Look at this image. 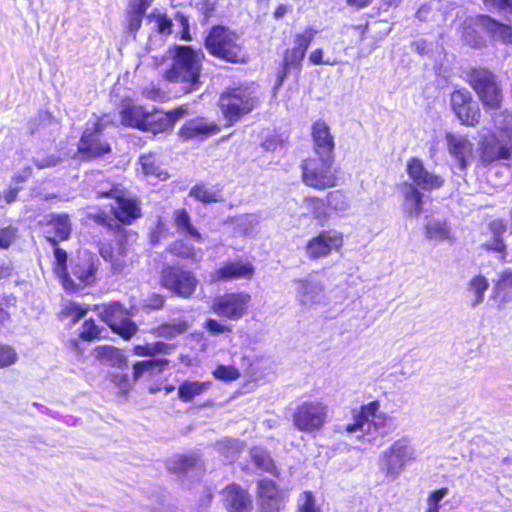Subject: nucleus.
<instances>
[{
    "label": "nucleus",
    "mask_w": 512,
    "mask_h": 512,
    "mask_svg": "<svg viewBox=\"0 0 512 512\" xmlns=\"http://www.w3.org/2000/svg\"><path fill=\"white\" fill-rule=\"evenodd\" d=\"M167 56L171 63L165 71V79L177 85L183 94L198 91L202 85L203 52L190 46H174L168 50Z\"/></svg>",
    "instance_id": "nucleus-1"
},
{
    "label": "nucleus",
    "mask_w": 512,
    "mask_h": 512,
    "mask_svg": "<svg viewBox=\"0 0 512 512\" xmlns=\"http://www.w3.org/2000/svg\"><path fill=\"white\" fill-rule=\"evenodd\" d=\"M466 81L486 111H496L502 107L503 92L492 71L484 67L471 68L466 74Z\"/></svg>",
    "instance_id": "nucleus-2"
},
{
    "label": "nucleus",
    "mask_w": 512,
    "mask_h": 512,
    "mask_svg": "<svg viewBox=\"0 0 512 512\" xmlns=\"http://www.w3.org/2000/svg\"><path fill=\"white\" fill-rule=\"evenodd\" d=\"M205 47L214 57L231 63H242L246 55L241 38L224 26H214L205 38Z\"/></svg>",
    "instance_id": "nucleus-3"
},
{
    "label": "nucleus",
    "mask_w": 512,
    "mask_h": 512,
    "mask_svg": "<svg viewBox=\"0 0 512 512\" xmlns=\"http://www.w3.org/2000/svg\"><path fill=\"white\" fill-rule=\"evenodd\" d=\"M259 105V99L250 86L227 88L219 99V106L229 125L250 113Z\"/></svg>",
    "instance_id": "nucleus-4"
},
{
    "label": "nucleus",
    "mask_w": 512,
    "mask_h": 512,
    "mask_svg": "<svg viewBox=\"0 0 512 512\" xmlns=\"http://www.w3.org/2000/svg\"><path fill=\"white\" fill-rule=\"evenodd\" d=\"M378 401H372L361 406L360 411L353 413V423L347 424L344 430L347 433H370L372 428L380 435H387L393 430V417L379 411Z\"/></svg>",
    "instance_id": "nucleus-5"
},
{
    "label": "nucleus",
    "mask_w": 512,
    "mask_h": 512,
    "mask_svg": "<svg viewBox=\"0 0 512 512\" xmlns=\"http://www.w3.org/2000/svg\"><path fill=\"white\" fill-rule=\"evenodd\" d=\"M500 132L505 135L506 141H502L495 132H489L479 140L477 152L483 166L512 159V127H502Z\"/></svg>",
    "instance_id": "nucleus-6"
},
{
    "label": "nucleus",
    "mask_w": 512,
    "mask_h": 512,
    "mask_svg": "<svg viewBox=\"0 0 512 512\" xmlns=\"http://www.w3.org/2000/svg\"><path fill=\"white\" fill-rule=\"evenodd\" d=\"M415 458L414 447L406 438H402L382 452L379 467L386 477L395 480Z\"/></svg>",
    "instance_id": "nucleus-7"
},
{
    "label": "nucleus",
    "mask_w": 512,
    "mask_h": 512,
    "mask_svg": "<svg viewBox=\"0 0 512 512\" xmlns=\"http://www.w3.org/2000/svg\"><path fill=\"white\" fill-rule=\"evenodd\" d=\"M333 156H319L308 158L303 161L302 179L303 182L315 189H326L337 184V177L333 170Z\"/></svg>",
    "instance_id": "nucleus-8"
},
{
    "label": "nucleus",
    "mask_w": 512,
    "mask_h": 512,
    "mask_svg": "<svg viewBox=\"0 0 512 512\" xmlns=\"http://www.w3.org/2000/svg\"><path fill=\"white\" fill-rule=\"evenodd\" d=\"M328 418V406L321 401H305L292 414L293 425L301 432L321 430Z\"/></svg>",
    "instance_id": "nucleus-9"
},
{
    "label": "nucleus",
    "mask_w": 512,
    "mask_h": 512,
    "mask_svg": "<svg viewBox=\"0 0 512 512\" xmlns=\"http://www.w3.org/2000/svg\"><path fill=\"white\" fill-rule=\"evenodd\" d=\"M107 123L108 121L104 118L97 119L92 124L87 123L78 145V150L84 159L100 157L111 151L109 143L102 137V131Z\"/></svg>",
    "instance_id": "nucleus-10"
},
{
    "label": "nucleus",
    "mask_w": 512,
    "mask_h": 512,
    "mask_svg": "<svg viewBox=\"0 0 512 512\" xmlns=\"http://www.w3.org/2000/svg\"><path fill=\"white\" fill-rule=\"evenodd\" d=\"M450 107L462 125L475 127L479 124L481 110L468 90L456 89L450 93Z\"/></svg>",
    "instance_id": "nucleus-11"
},
{
    "label": "nucleus",
    "mask_w": 512,
    "mask_h": 512,
    "mask_svg": "<svg viewBox=\"0 0 512 512\" xmlns=\"http://www.w3.org/2000/svg\"><path fill=\"white\" fill-rule=\"evenodd\" d=\"M97 260L88 253H83L72 267L71 275H62V284L65 290L73 291L82 286L92 284L96 277Z\"/></svg>",
    "instance_id": "nucleus-12"
},
{
    "label": "nucleus",
    "mask_w": 512,
    "mask_h": 512,
    "mask_svg": "<svg viewBox=\"0 0 512 512\" xmlns=\"http://www.w3.org/2000/svg\"><path fill=\"white\" fill-rule=\"evenodd\" d=\"M343 245V235L337 230H324L310 239L305 247L306 256L318 260L339 251Z\"/></svg>",
    "instance_id": "nucleus-13"
},
{
    "label": "nucleus",
    "mask_w": 512,
    "mask_h": 512,
    "mask_svg": "<svg viewBox=\"0 0 512 512\" xmlns=\"http://www.w3.org/2000/svg\"><path fill=\"white\" fill-rule=\"evenodd\" d=\"M128 312L119 302H112L103 307V321L122 338L128 340L137 331L136 324L128 318Z\"/></svg>",
    "instance_id": "nucleus-14"
},
{
    "label": "nucleus",
    "mask_w": 512,
    "mask_h": 512,
    "mask_svg": "<svg viewBox=\"0 0 512 512\" xmlns=\"http://www.w3.org/2000/svg\"><path fill=\"white\" fill-rule=\"evenodd\" d=\"M162 285L183 298H189L195 291L198 280L190 271L167 267L162 272Z\"/></svg>",
    "instance_id": "nucleus-15"
},
{
    "label": "nucleus",
    "mask_w": 512,
    "mask_h": 512,
    "mask_svg": "<svg viewBox=\"0 0 512 512\" xmlns=\"http://www.w3.org/2000/svg\"><path fill=\"white\" fill-rule=\"evenodd\" d=\"M250 300L248 293H228L214 300L212 310L219 316L236 321L246 314Z\"/></svg>",
    "instance_id": "nucleus-16"
},
{
    "label": "nucleus",
    "mask_w": 512,
    "mask_h": 512,
    "mask_svg": "<svg viewBox=\"0 0 512 512\" xmlns=\"http://www.w3.org/2000/svg\"><path fill=\"white\" fill-rule=\"evenodd\" d=\"M261 512H280L285 504V493L273 481L261 480L258 483Z\"/></svg>",
    "instance_id": "nucleus-17"
},
{
    "label": "nucleus",
    "mask_w": 512,
    "mask_h": 512,
    "mask_svg": "<svg viewBox=\"0 0 512 512\" xmlns=\"http://www.w3.org/2000/svg\"><path fill=\"white\" fill-rule=\"evenodd\" d=\"M407 173L412 180L410 183L422 190H433L444 184V179L429 173L418 158H413L407 163Z\"/></svg>",
    "instance_id": "nucleus-18"
},
{
    "label": "nucleus",
    "mask_w": 512,
    "mask_h": 512,
    "mask_svg": "<svg viewBox=\"0 0 512 512\" xmlns=\"http://www.w3.org/2000/svg\"><path fill=\"white\" fill-rule=\"evenodd\" d=\"M111 204L115 218L123 224H131L141 216V208L137 199L130 197L123 189L120 197H116Z\"/></svg>",
    "instance_id": "nucleus-19"
},
{
    "label": "nucleus",
    "mask_w": 512,
    "mask_h": 512,
    "mask_svg": "<svg viewBox=\"0 0 512 512\" xmlns=\"http://www.w3.org/2000/svg\"><path fill=\"white\" fill-rule=\"evenodd\" d=\"M317 31L307 28L304 33L297 34L294 38V47L288 49L284 55V70L289 68H299L303 61L306 51Z\"/></svg>",
    "instance_id": "nucleus-20"
},
{
    "label": "nucleus",
    "mask_w": 512,
    "mask_h": 512,
    "mask_svg": "<svg viewBox=\"0 0 512 512\" xmlns=\"http://www.w3.org/2000/svg\"><path fill=\"white\" fill-rule=\"evenodd\" d=\"M123 232L124 230L118 232L116 249L112 245L105 243H102L99 248L101 257L111 264L114 273H121L126 267L127 245L124 242L125 235Z\"/></svg>",
    "instance_id": "nucleus-21"
},
{
    "label": "nucleus",
    "mask_w": 512,
    "mask_h": 512,
    "mask_svg": "<svg viewBox=\"0 0 512 512\" xmlns=\"http://www.w3.org/2000/svg\"><path fill=\"white\" fill-rule=\"evenodd\" d=\"M182 108L171 110L170 112L153 111L150 112L148 120H146L145 131L153 134L168 131L172 129L177 120L182 118L185 114Z\"/></svg>",
    "instance_id": "nucleus-22"
},
{
    "label": "nucleus",
    "mask_w": 512,
    "mask_h": 512,
    "mask_svg": "<svg viewBox=\"0 0 512 512\" xmlns=\"http://www.w3.org/2000/svg\"><path fill=\"white\" fill-rule=\"evenodd\" d=\"M47 240L56 245L59 241L67 240L72 231V225L67 214H50L47 217Z\"/></svg>",
    "instance_id": "nucleus-23"
},
{
    "label": "nucleus",
    "mask_w": 512,
    "mask_h": 512,
    "mask_svg": "<svg viewBox=\"0 0 512 512\" xmlns=\"http://www.w3.org/2000/svg\"><path fill=\"white\" fill-rule=\"evenodd\" d=\"M255 268L250 262H228L212 274L214 281H231L235 279H251Z\"/></svg>",
    "instance_id": "nucleus-24"
},
{
    "label": "nucleus",
    "mask_w": 512,
    "mask_h": 512,
    "mask_svg": "<svg viewBox=\"0 0 512 512\" xmlns=\"http://www.w3.org/2000/svg\"><path fill=\"white\" fill-rule=\"evenodd\" d=\"M223 500L229 512H251L252 501L246 490L233 483L223 491Z\"/></svg>",
    "instance_id": "nucleus-25"
},
{
    "label": "nucleus",
    "mask_w": 512,
    "mask_h": 512,
    "mask_svg": "<svg viewBox=\"0 0 512 512\" xmlns=\"http://www.w3.org/2000/svg\"><path fill=\"white\" fill-rule=\"evenodd\" d=\"M297 300L303 306L319 304L323 296V287L320 282L303 279L295 280Z\"/></svg>",
    "instance_id": "nucleus-26"
},
{
    "label": "nucleus",
    "mask_w": 512,
    "mask_h": 512,
    "mask_svg": "<svg viewBox=\"0 0 512 512\" xmlns=\"http://www.w3.org/2000/svg\"><path fill=\"white\" fill-rule=\"evenodd\" d=\"M403 196V210L409 217H419L423 210L424 195L409 182L400 186Z\"/></svg>",
    "instance_id": "nucleus-27"
},
{
    "label": "nucleus",
    "mask_w": 512,
    "mask_h": 512,
    "mask_svg": "<svg viewBox=\"0 0 512 512\" xmlns=\"http://www.w3.org/2000/svg\"><path fill=\"white\" fill-rule=\"evenodd\" d=\"M312 136L316 154L319 156H332L334 141L325 122L317 121L314 123Z\"/></svg>",
    "instance_id": "nucleus-28"
},
{
    "label": "nucleus",
    "mask_w": 512,
    "mask_h": 512,
    "mask_svg": "<svg viewBox=\"0 0 512 512\" xmlns=\"http://www.w3.org/2000/svg\"><path fill=\"white\" fill-rule=\"evenodd\" d=\"M168 468L178 475L196 477L201 473L202 461L196 454L182 455L171 460Z\"/></svg>",
    "instance_id": "nucleus-29"
},
{
    "label": "nucleus",
    "mask_w": 512,
    "mask_h": 512,
    "mask_svg": "<svg viewBox=\"0 0 512 512\" xmlns=\"http://www.w3.org/2000/svg\"><path fill=\"white\" fill-rule=\"evenodd\" d=\"M477 22L493 37L498 38L503 43L512 44V27L510 25L503 24L488 15L477 16Z\"/></svg>",
    "instance_id": "nucleus-30"
},
{
    "label": "nucleus",
    "mask_w": 512,
    "mask_h": 512,
    "mask_svg": "<svg viewBox=\"0 0 512 512\" xmlns=\"http://www.w3.org/2000/svg\"><path fill=\"white\" fill-rule=\"evenodd\" d=\"M491 298L504 305L512 299V271L504 270L499 274L497 281L494 283Z\"/></svg>",
    "instance_id": "nucleus-31"
},
{
    "label": "nucleus",
    "mask_w": 512,
    "mask_h": 512,
    "mask_svg": "<svg viewBox=\"0 0 512 512\" xmlns=\"http://www.w3.org/2000/svg\"><path fill=\"white\" fill-rule=\"evenodd\" d=\"M168 363L167 359L162 358L136 362L133 365V380L137 381L144 376H153L161 373Z\"/></svg>",
    "instance_id": "nucleus-32"
},
{
    "label": "nucleus",
    "mask_w": 512,
    "mask_h": 512,
    "mask_svg": "<svg viewBox=\"0 0 512 512\" xmlns=\"http://www.w3.org/2000/svg\"><path fill=\"white\" fill-rule=\"evenodd\" d=\"M150 6V0H131L127 14L128 30L135 36L141 27L142 19Z\"/></svg>",
    "instance_id": "nucleus-33"
},
{
    "label": "nucleus",
    "mask_w": 512,
    "mask_h": 512,
    "mask_svg": "<svg viewBox=\"0 0 512 512\" xmlns=\"http://www.w3.org/2000/svg\"><path fill=\"white\" fill-rule=\"evenodd\" d=\"M149 114L142 106H127L121 111V121L124 125L144 130Z\"/></svg>",
    "instance_id": "nucleus-34"
},
{
    "label": "nucleus",
    "mask_w": 512,
    "mask_h": 512,
    "mask_svg": "<svg viewBox=\"0 0 512 512\" xmlns=\"http://www.w3.org/2000/svg\"><path fill=\"white\" fill-rule=\"evenodd\" d=\"M211 387L209 381H184L178 387V397L183 402H191L196 396H200Z\"/></svg>",
    "instance_id": "nucleus-35"
},
{
    "label": "nucleus",
    "mask_w": 512,
    "mask_h": 512,
    "mask_svg": "<svg viewBox=\"0 0 512 512\" xmlns=\"http://www.w3.org/2000/svg\"><path fill=\"white\" fill-rule=\"evenodd\" d=\"M451 153L457 159L460 169L467 167V160L472 156L473 144L466 138L454 139L450 136Z\"/></svg>",
    "instance_id": "nucleus-36"
},
{
    "label": "nucleus",
    "mask_w": 512,
    "mask_h": 512,
    "mask_svg": "<svg viewBox=\"0 0 512 512\" xmlns=\"http://www.w3.org/2000/svg\"><path fill=\"white\" fill-rule=\"evenodd\" d=\"M215 132V126L207 125L203 120L196 119L187 122L180 130V135L185 139L209 136Z\"/></svg>",
    "instance_id": "nucleus-37"
},
{
    "label": "nucleus",
    "mask_w": 512,
    "mask_h": 512,
    "mask_svg": "<svg viewBox=\"0 0 512 512\" xmlns=\"http://www.w3.org/2000/svg\"><path fill=\"white\" fill-rule=\"evenodd\" d=\"M95 352L97 358L107 362L111 366L118 368H126L128 366L127 358L115 347L101 346L97 347Z\"/></svg>",
    "instance_id": "nucleus-38"
},
{
    "label": "nucleus",
    "mask_w": 512,
    "mask_h": 512,
    "mask_svg": "<svg viewBox=\"0 0 512 512\" xmlns=\"http://www.w3.org/2000/svg\"><path fill=\"white\" fill-rule=\"evenodd\" d=\"M489 288V281L483 274L473 276L468 282L467 290L472 294L471 305L477 306L484 300V294Z\"/></svg>",
    "instance_id": "nucleus-39"
},
{
    "label": "nucleus",
    "mask_w": 512,
    "mask_h": 512,
    "mask_svg": "<svg viewBox=\"0 0 512 512\" xmlns=\"http://www.w3.org/2000/svg\"><path fill=\"white\" fill-rule=\"evenodd\" d=\"M174 221L177 231L185 236H189L194 240L201 242L202 235L199 231L191 224L190 216L186 210H177L174 214Z\"/></svg>",
    "instance_id": "nucleus-40"
},
{
    "label": "nucleus",
    "mask_w": 512,
    "mask_h": 512,
    "mask_svg": "<svg viewBox=\"0 0 512 512\" xmlns=\"http://www.w3.org/2000/svg\"><path fill=\"white\" fill-rule=\"evenodd\" d=\"M243 448L244 443L237 439H225L216 444L217 451L230 463L238 458Z\"/></svg>",
    "instance_id": "nucleus-41"
},
{
    "label": "nucleus",
    "mask_w": 512,
    "mask_h": 512,
    "mask_svg": "<svg viewBox=\"0 0 512 512\" xmlns=\"http://www.w3.org/2000/svg\"><path fill=\"white\" fill-rule=\"evenodd\" d=\"M250 457L258 469L271 474L276 472L274 461L266 450L260 447H253L250 450Z\"/></svg>",
    "instance_id": "nucleus-42"
},
{
    "label": "nucleus",
    "mask_w": 512,
    "mask_h": 512,
    "mask_svg": "<svg viewBox=\"0 0 512 512\" xmlns=\"http://www.w3.org/2000/svg\"><path fill=\"white\" fill-rule=\"evenodd\" d=\"M147 20L152 24V29L161 35H170L172 33L173 22L166 14L151 13Z\"/></svg>",
    "instance_id": "nucleus-43"
},
{
    "label": "nucleus",
    "mask_w": 512,
    "mask_h": 512,
    "mask_svg": "<svg viewBox=\"0 0 512 512\" xmlns=\"http://www.w3.org/2000/svg\"><path fill=\"white\" fill-rule=\"evenodd\" d=\"M142 172L146 176L156 177L159 179H166L167 173L163 172L160 166L156 163L154 155H143L140 157Z\"/></svg>",
    "instance_id": "nucleus-44"
},
{
    "label": "nucleus",
    "mask_w": 512,
    "mask_h": 512,
    "mask_svg": "<svg viewBox=\"0 0 512 512\" xmlns=\"http://www.w3.org/2000/svg\"><path fill=\"white\" fill-rule=\"evenodd\" d=\"M304 205L312 213L314 219L321 222L327 219V203H325L322 199L307 197L304 199Z\"/></svg>",
    "instance_id": "nucleus-45"
},
{
    "label": "nucleus",
    "mask_w": 512,
    "mask_h": 512,
    "mask_svg": "<svg viewBox=\"0 0 512 512\" xmlns=\"http://www.w3.org/2000/svg\"><path fill=\"white\" fill-rule=\"evenodd\" d=\"M481 248L486 252L498 253L499 261L506 262L507 245L504 237H492L491 241L485 242L481 245Z\"/></svg>",
    "instance_id": "nucleus-46"
},
{
    "label": "nucleus",
    "mask_w": 512,
    "mask_h": 512,
    "mask_svg": "<svg viewBox=\"0 0 512 512\" xmlns=\"http://www.w3.org/2000/svg\"><path fill=\"white\" fill-rule=\"evenodd\" d=\"M327 206L337 212H344L349 208L347 197L339 190L327 195Z\"/></svg>",
    "instance_id": "nucleus-47"
},
{
    "label": "nucleus",
    "mask_w": 512,
    "mask_h": 512,
    "mask_svg": "<svg viewBox=\"0 0 512 512\" xmlns=\"http://www.w3.org/2000/svg\"><path fill=\"white\" fill-rule=\"evenodd\" d=\"M123 190L119 185L110 183L109 181L99 183L95 188L97 198H110L115 199L120 197V192Z\"/></svg>",
    "instance_id": "nucleus-48"
},
{
    "label": "nucleus",
    "mask_w": 512,
    "mask_h": 512,
    "mask_svg": "<svg viewBox=\"0 0 512 512\" xmlns=\"http://www.w3.org/2000/svg\"><path fill=\"white\" fill-rule=\"evenodd\" d=\"M190 196H193L203 203H213L218 201L217 193L205 185H196L193 187L190 191Z\"/></svg>",
    "instance_id": "nucleus-49"
},
{
    "label": "nucleus",
    "mask_w": 512,
    "mask_h": 512,
    "mask_svg": "<svg viewBox=\"0 0 512 512\" xmlns=\"http://www.w3.org/2000/svg\"><path fill=\"white\" fill-rule=\"evenodd\" d=\"M170 251L182 258H191V259H197V251L192 245H189L183 240H179L174 242L170 246Z\"/></svg>",
    "instance_id": "nucleus-50"
},
{
    "label": "nucleus",
    "mask_w": 512,
    "mask_h": 512,
    "mask_svg": "<svg viewBox=\"0 0 512 512\" xmlns=\"http://www.w3.org/2000/svg\"><path fill=\"white\" fill-rule=\"evenodd\" d=\"M18 360L15 349L7 344H0V368L13 365Z\"/></svg>",
    "instance_id": "nucleus-51"
},
{
    "label": "nucleus",
    "mask_w": 512,
    "mask_h": 512,
    "mask_svg": "<svg viewBox=\"0 0 512 512\" xmlns=\"http://www.w3.org/2000/svg\"><path fill=\"white\" fill-rule=\"evenodd\" d=\"M213 375L216 379L222 380V381H234L240 377V373L238 369H236L233 366H225L220 365L218 366L214 372Z\"/></svg>",
    "instance_id": "nucleus-52"
},
{
    "label": "nucleus",
    "mask_w": 512,
    "mask_h": 512,
    "mask_svg": "<svg viewBox=\"0 0 512 512\" xmlns=\"http://www.w3.org/2000/svg\"><path fill=\"white\" fill-rule=\"evenodd\" d=\"M429 239L443 240L447 238L448 230L445 223L431 222L426 226Z\"/></svg>",
    "instance_id": "nucleus-53"
},
{
    "label": "nucleus",
    "mask_w": 512,
    "mask_h": 512,
    "mask_svg": "<svg viewBox=\"0 0 512 512\" xmlns=\"http://www.w3.org/2000/svg\"><path fill=\"white\" fill-rule=\"evenodd\" d=\"M187 331V324L184 322H179L177 324H166L160 328V334L162 336L173 338L179 334H182Z\"/></svg>",
    "instance_id": "nucleus-54"
},
{
    "label": "nucleus",
    "mask_w": 512,
    "mask_h": 512,
    "mask_svg": "<svg viewBox=\"0 0 512 512\" xmlns=\"http://www.w3.org/2000/svg\"><path fill=\"white\" fill-rule=\"evenodd\" d=\"M33 162L37 166V168L45 169L55 167L61 162V159L59 157H56L55 155L44 156L41 154H37L34 157Z\"/></svg>",
    "instance_id": "nucleus-55"
},
{
    "label": "nucleus",
    "mask_w": 512,
    "mask_h": 512,
    "mask_svg": "<svg viewBox=\"0 0 512 512\" xmlns=\"http://www.w3.org/2000/svg\"><path fill=\"white\" fill-rule=\"evenodd\" d=\"M17 235V229L11 225L4 227L0 230V247L8 248Z\"/></svg>",
    "instance_id": "nucleus-56"
},
{
    "label": "nucleus",
    "mask_w": 512,
    "mask_h": 512,
    "mask_svg": "<svg viewBox=\"0 0 512 512\" xmlns=\"http://www.w3.org/2000/svg\"><path fill=\"white\" fill-rule=\"evenodd\" d=\"M100 334L99 328L95 325L93 320H87L84 322L80 337L84 340H93Z\"/></svg>",
    "instance_id": "nucleus-57"
},
{
    "label": "nucleus",
    "mask_w": 512,
    "mask_h": 512,
    "mask_svg": "<svg viewBox=\"0 0 512 512\" xmlns=\"http://www.w3.org/2000/svg\"><path fill=\"white\" fill-rule=\"evenodd\" d=\"M63 314L72 317V322L75 323L85 316L86 309L76 303H69L63 310Z\"/></svg>",
    "instance_id": "nucleus-58"
},
{
    "label": "nucleus",
    "mask_w": 512,
    "mask_h": 512,
    "mask_svg": "<svg viewBox=\"0 0 512 512\" xmlns=\"http://www.w3.org/2000/svg\"><path fill=\"white\" fill-rule=\"evenodd\" d=\"M446 493H447L446 488H442V489L434 491L428 499L427 512H438L439 502L443 499V497L446 495Z\"/></svg>",
    "instance_id": "nucleus-59"
},
{
    "label": "nucleus",
    "mask_w": 512,
    "mask_h": 512,
    "mask_svg": "<svg viewBox=\"0 0 512 512\" xmlns=\"http://www.w3.org/2000/svg\"><path fill=\"white\" fill-rule=\"evenodd\" d=\"M303 503L299 505L300 512H319L315 505V499L311 492H304L302 495Z\"/></svg>",
    "instance_id": "nucleus-60"
},
{
    "label": "nucleus",
    "mask_w": 512,
    "mask_h": 512,
    "mask_svg": "<svg viewBox=\"0 0 512 512\" xmlns=\"http://www.w3.org/2000/svg\"><path fill=\"white\" fill-rule=\"evenodd\" d=\"M488 229L492 237H504L507 225L503 219H494L489 222Z\"/></svg>",
    "instance_id": "nucleus-61"
},
{
    "label": "nucleus",
    "mask_w": 512,
    "mask_h": 512,
    "mask_svg": "<svg viewBox=\"0 0 512 512\" xmlns=\"http://www.w3.org/2000/svg\"><path fill=\"white\" fill-rule=\"evenodd\" d=\"M216 0H202L197 4L198 10L201 14L204 15V18L207 20L210 17L214 16L216 11Z\"/></svg>",
    "instance_id": "nucleus-62"
},
{
    "label": "nucleus",
    "mask_w": 512,
    "mask_h": 512,
    "mask_svg": "<svg viewBox=\"0 0 512 512\" xmlns=\"http://www.w3.org/2000/svg\"><path fill=\"white\" fill-rule=\"evenodd\" d=\"M205 327L211 334H222L231 331L230 327L223 325L214 319H208Z\"/></svg>",
    "instance_id": "nucleus-63"
},
{
    "label": "nucleus",
    "mask_w": 512,
    "mask_h": 512,
    "mask_svg": "<svg viewBox=\"0 0 512 512\" xmlns=\"http://www.w3.org/2000/svg\"><path fill=\"white\" fill-rule=\"evenodd\" d=\"M111 381L123 391H127L130 388V380L126 374H113Z\"/></svg>",
    "instance_id": "nucleus-64"
}]
</instances>
